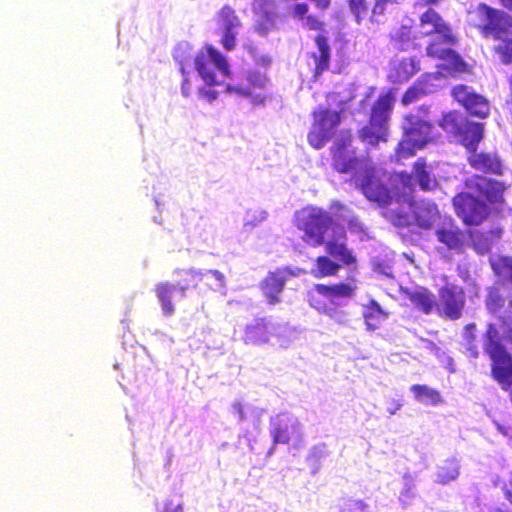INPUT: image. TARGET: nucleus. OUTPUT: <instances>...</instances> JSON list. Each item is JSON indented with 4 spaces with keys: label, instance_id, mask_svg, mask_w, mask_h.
Masks as SVG:
<instances>
[{
    "label": "nucleus",
    "instance_id": "1",
    "mask_svg": "<svg viewBox=\"0 0 512 512\" xmlns=\"http://www.w3.org/2000/svg\"><path fill=\"white\" fill-rule=\"evenodd\" d=\"M506 10L494 8L486 3H479L471 12V26L484 39H493V54L503 65H512V0H498Z\"/></svg>",
    "mask_w": 512,
    "mask_h": 512
},
{
    "label": "nucleus",
    "instance_id": "2",
    "mask_svg": "<svg viewBox=\"0 0 512 512\" xmlns=\"http://www.w3.org/2000/svg\"><path fill=\"white\" fill-rule=\"evenodd\" d=\"M362 173L361 192L369 201L377 203L380 207L397 205L399 200L407 199L409 194L415 191L413 176L407 171L397 173L390 186L380 179L377 168L372 162H366Z\"/></svg>",
    "mask_w": 512,
    "mask_h": 512
},
{
    "label": "nucleus",
    "instance_id": "3",
    "mask_svg": "<svg viewBox=\"0 0 512 512\" xmlns=\"http://www.w3.org/2000/svg\"><path fill=\"white\" fill-rule=\"evenodd\" d=\"M414 192L405 200H399L395 208H389L385 216L396 227L415 226L421 230H430L439 217L437 204L428 199L415 200Z\"/></svg>",
    "mask_w": 512,
    "mask_h": 512
},
{
    "label": "nucleus",
    "instance_id": "4",
    "mask_svg": "<svg viewBox=\"0 0 512 512\" xmlns=\"http://www.w3.org/2000/svg\"><path fill=\"white\" fill-rule=\"evenodd\" d=\"M181 279L176 285L162 282L156 285L155 293L161 303L165 316H171L174 313V306L171 298L172 293L178 289L182 296L190 288H197L199 283H203L209 290L217 291L225 287V276L218 270H209L206 273L194 269L182 270Z\"/></svg>",
    "mask_w": 512,
    "mask_h": 512
},
{
    "label": "nucleus",
    "instance_id": "5",
    "mask_svg": "<svg viewBox=\"0 0 512 512\" xmlns=\"http://www.w3.org/2000/svg\"><path fill=\"white\" fill-rule=\"evenodd\" d=\"M395 103V92L388 89L371 106L368 122L357 131L359 140L368 148H377L389 138V124Z\"/></svg>",
    "mask_w": 512,
    "mask_h": 512
},
{
    "label": "nucleus",
    "instance_id": "6",
    "mask_svg": "<svg viewBox=\"0 0 512 512\" xmlns=\"http://www.w3.org/2000/svg\"><path fill=\"white\" fill-rule=\"evenodd\" d=\"M294 225L303 232L302 240L312 246L323 245L327 231L334 226L333 218L327 211L311 205L295 213Z\"/></svg>",
    "mask_w": 512,
    "mask_h": 512
},
{
    "label": "nucleus",
    "instance_id": "7",
    "mask_svg": "<svg viewBox=\"0 0 512 512\" xmlns=\"http://www.w3.org/2000/svg\"><path fill=\"white\" fill-rule=\"evenodd\" d=\"M439 126L457 139L468 152L476 150L484 138V124L469 120L457 110L445 113L439 121Z\"/></svg>",
    "mask_w": 512,
    "mask_h": 512
},
{
    "label": "nucleus",
    "instance_id": "8",
    "mask_svg": "<svg viewBox=\"0 0 512 512\" xmlns=\"http://www.w3.org/2000/svg\"><path fill=\"white\" fill-rule=\"evenodd\" d=\"M404 138L398 143L396 154L399 158H409L433 140V124L416 114L404 116Z\"/></svg>",
    "mask_w": 512,
    "mask_h": 512
},
{
    "label": "nucleus",
    "instance_id": "9",
    "mask_svg": "<svg viewBox=\"0 0 512 512\" xmlns=\"http://www.w3.org/2000/svg\"><path fill=\"white\" fill-rule=\"evenodd\" d=\"M313 123L307 134V141L314 149L323 148L336 134L343 119V110H330L319 106L312 112Z\"/></svg>",
    "mask_w": 512,
    "mask_h": 512
},
{
    "label": "nucleus",
    "instance_id": "10",
    "mask_svg": "<svg viewBox=\"0 0 512 512\" xmlns=\"http://www.w3.org/2000/svg\"><path fill=\"white\" fill-rule=\"evenodd\" d=\"M329 152L331 167L339 174L356 175L364 170L366 162H371L370 159L357 155L350 133L337 139L329 148Z\"/></svg>",
    "mask_w": 512,
    "mask_h": 512
},
{
    "label": "nucleus",
    "instance_id": "11",
    "mask_svg": "<svg viewBox=\"0 0 512 512\" xmlns=\"http://www.w3.org/2000/svg\"><path fill=\"white\" fill-rule=\"evenodd\" d=\"M452 205L456 215L467 226L482 224L490 214V207L487 203L478 199L468 190L457 193L452 198Z\"/></svg>",
    "mask_w": 512,
    "mask_h": 512
},
{
    "label": "nucleus",
    "instance_id": "12",
    "mask_svg": "<svg viewBox=\"0 0 512 512\" xmlns=\"http://www.w3.org/2000/svg\"><path fill=\"white\" fill-rule=\"evenodd\" d=\"M195 69L208 86L220 84L216 79L217 72L223 76L230 74L225 57L212 46H206L196 54Z\"/></svg>",
    "mask_w": 512,
    "mask_h": 512
},
{
    "label": "nucleus",
    "instance_id": "13",
    "mask_svg": "<svg viewBox=\"0 0 512 512\" xmlns=\"http://www.w3.org/2000/svg\"><path fill=\"white\" fill-rule=\"evenodd\" d=\"M438 298L436 300V312L445 319L452 321L462 317L466 305V296L464 289L454 283H446L438 289Z\"/></svg>",
    "mask_w": 512,
    "mask_h": 512
},
{
    "label": "nucleus",
    "instance_id": "14",
    "mask_svg": "<svg viewBox=\"0 0 512 512\" xmlns=\"http://www.w3.org/2000/svg\"><path fill=\"white\" fill-rule=\"evenodd\" d=\"M464 187L478 199L486 202L488 206L504 202L506 186L502 181L473 174L464 180Z\"/></svg>",
    "mask_w": 512,
    "mask_h": 512
},
{
    "label": "nucleus",
    "instance_id": "15",
    "mask_svg": "<svg viewBox=\"0 0 512 512\" xmlns=\"http://www.w3.org/2000/svg\"><path fill=\"white\" fill-rule=\"evenodd\" d=\"M451 96L471 116L486 119L490 115L491 105L489 100L468 85H455L451 89Z\"/></svg>",
    "mask_w": 512,
    "mask_h": 512
},
{
    "label": "nucleus",
    "instance_id": "16",
    "mask_svg": "<svg viewBox=\"0 0 512 512\" xmlns=\"http://www.w3.org/2000/svg\"><path fill=\"white\" fill-rule=\"evenodd\" d=\"M324 247L326 253L338 260L344 266L356 267L357 258L347 245V235L345 228L340 225H334L330 237L324 239Z\"/></svg>",
    "mask_w": 512,
    "mask_h": 512
},
{
    "label": "nucleus",
    "instance_id": "17",
    "mask_svg": "<svg viewBox=\"0 0 512 512\" xmlns=\"http://www.w3.org/2000/svg\"><path fill=\"white\" fill-rule=\"evenodd\" d=\"M291 276H294V273L289 268L279 267L269 271L260 281L259 289L268 305L274 306L281 302V294Z\"/></svg>",
    "mask_w": 512,
    "mask_h": 512
},
{
    "label": "nucleus",
    "instance_id": "18",
    "mask_svg": "<svg viewBox=\"0 0 512 512\" xmlns=\"http://www.w3.org/2000/svg\"><path fill=\"white\" fill-rule=\"evenodd\" d=\"M419 26L423 37L437 35L450 43H457L458 41L450 25L430 6L419 16Z\"/></svg>",
    "mask_w": 512,
    "mask_h": 512
},
{
    "label": "nucleus",
    "instance_id": "19",
    "mask_svg": "<svg viewBox=\"0 0 512 512\" xmlns=\"http://www.w3.org/2000/svg\"><path fill=\"white\" fill-rule=\"evenodd\" d=\"M268 82L264 74L250 72L246 77V82H240L237 85H227L226 90L242 97L250 98L254 103H262L265 99L262 91Z\"/></svg>",
    "mask_w": 512,
    "mask_h": 512
},
{
    "label": "nucleus",
    "instance_id": "20",
    "mask_svg": "<svg viewBox=\"0 0 512 512\" xmlns=\"http://www.w3.org/2000/svg\"><path fill=\"white\" fill-rule=\"evenodd\" d=\"M435 235L448 250L464 252L467 244L466 233L452 219L441 222L435 229Z\"/></svg>",
    "mask_w": 512,
    "mask_h": 512
},
{
    "label": "nucleus",
    "instance_id": "21",
    "mask_svg": "<svg viewBox=\"0 0 512 512\" xmlns=\"http://www.w3.org/2000/svg\"><path fill=\"white\" fill-rule=\"evenodd\" d=\"M400 293L410 301L413 307L425 315L436 311L435 295L424 286L416 288L401 287Z\"/></svg>",
    "mask_w": 512,
    "mask_h": 512
},
{
    "label": "nucleus",
    "instance_id": "22",
    "mask_svg": "<svg viewBox=\"0 0 512 512\" xmlns=\"http://www.w3.org/2000/svg\"><path fill=\"white\" fill-rule=\"evenodd\" d=\"M314 42L317 47V52H311L309 56L314 64L312 79L317 81L330 67L331 47L328 37L323 34H317L314 38Z\"/></svg>",
    "mask_w": 512,
    "mask_h": 512
},
{
    "label": "nucleus",
    "instance_id": "23",
    "mask_svg": "<svg viewBox=\"0 0 512 512\" xmlns=\"http://www.w3.org/2000/svg\"><path fill=\"white\" fill-rule=\"evenodd\" d=\"M468 163L469 165L485 174L502 175L503 165L501 159L496 153L478 152L477 149L469 151Z\"/></svg>",
    "mask_w": 512,
    "mask_h": 512
},
{
    "label": "nucleus",
    "instance_id": "24",
    "mask_svg": "<svg viewBox=\"0 0 512 512\" xmlns=\"http://www.w3.org/2000/svg\"><path fill=\"white\" fill-rule=\"evenodd\" d=\"M501 227H494L488 231L471 230L468 232L471 245L478 254H485L491 250L492 245L502 236Z\"/></svg>",
    "mask_w": 512,
    "mask_h": 512
},
{
    "label": "nucleus",
    "instance_id": "25",
    "mask_svg": "<svg viewBox=\"0 0 512 512\" xmlns=\"http://www.w3.org/2000/svg\"><path fill=\"white\" fill-rule=\"evenodd\" d=\"M328 289L330 287L326 284H315L313 286L308 293V301L311 307L323 313L334 310L335 298Z\"/></svg>",
    "mask_w": 512,
    "mask_h": 512
},
{
    "label": "nucleus",
    "instance_id": "26",
    "mask_svg": "<svg viewBox=\"0 0 512 512\" xmlns=\"http://www.w3.org/2000/svg\"><path fill=\"white\" fill-rule=\"evenodd\" d=\"M290 428L293 431L300 430V423L295 420L289 425V419L281 418V415H277L274 419L270 420V435L274 445L276 444H288L291 440Z\"/></svg>",
    "mask_w": 512,
    "mask_h": 512
},
{
    "label": "nucleus",
    "instance_id": "27",
    "mask_svg": "<svg viewBox=\"0 0 512 512\" xmlns=\"http://www.w3.org/2000/svg\"><path fill=\"white\" fill-rule=\"evenodd\" d=\"M410 174L413 176V181H417L422 191H433L439 186L438 180L431 174L424 158H418L414 162L413 170Z\"/></svg>",
    "mask_w": 512,
    "mask_h": 512
},
{
    "label": "nucleus",
    "instance_id": "28",
    "mask_svg": "<svg viewBox=\"0 0 512 512\" xmlns=\"http://www.w3.org/2000/svg\"><path fill=\"white\" fill-rule=\"evenodd\" d=\"M388 38L391 47L400 52L409 50L416 40L412 26L404 24L392 29Z\"/></svg>",
    "mask_w": 512,
    "mask_h": 512
},
{
    "label": "nucleus",
    "instance_id": "29",
    "mask_svg": "<svg viewBox=\"0 0 512 512\" xmlns=\"http://www.w3.org/2000/svg\"><path fill=\"white\" fill-rule=\"evenodd\" d=\"M388 316L389 313L384 311L374 299H371L364 306L363 318L367 329L370 331L379 329Z\"/></svg>",
    "mask_w": 512,
    "mask_h": 512
},
{
    "label": "nucleus",
    "instance_id": "30",
    "mask_svg": "<svg viewBox=\"0 0 512 512\" xmlns=\"http://www.w3.org/2000/svg\"><path fill=\"white\" fill-rule=\"evenodd\" d=\"M268 324L265 319H256L244 329L243 340L246 344H262L268 341Z\"/></svg>",
    "mask_w": 512,
    "mask_h": 512
},
{
    "label": "nucleus",
    "instance_id": "31",
    "mask_svg": "<svg viewBox=\"0 0 512 512\" xmlns=\"http://www.w3.org/2000/svg\"><path fill=\"white\" fill-rule=\"evenodd\" d=\"M339 262L332 260L328 256H318L315 259L314 268L311 270V274L317 278H325L329 276H336L341 268Z\"/></svg>",
    "mask_w": 512,
    "mask_h": 512
},
{
    "label": "nucleus",
    "instance_id": "32",
    "mask_svg": "<svg viewBox=\"0 0 512 512\" xmlns=\"http://www.w3.org/2000/svg\"><path fill=\"white\" fill-rule=\"evenodd\" d=\"M439 60L443 61L440 68L450 75L462 74L469 72L467 63L455 50H449L444 57Z\"/></svg>",
    "mask_w": 512,
    "mask_h": 512
},
{
    "label": "nucleus",
    "instance_id": "33",
    "mask_svg": "<svg viewBox=\"0 0 512 512\" xmlns=\"http://www.w3.org/2000/svg\"><path fill=\"white\" fill-rule=\"evenodd\" d=\"M431 92L432 84L427 79H419L404 92L401 102L407 106Z\"/></svg>",
    "mask_w": 512,
    "mask_h": 512
},
{
    "label": "nucleus",
    "instance_id": "34",
    "mask_svg": "<svg viewBox=\"0 0 512 512\" xmlns=\"http://www.w3.org/2000/svg\"><path fill=\"white\" fill-rule=\"evenodd\" d=\"M410 390L421 403L435 406L442 402L440 392L427 385L415 384L411 386Z\"/></svg>",
    "mask_w": 512,
    "mask_h": 512
},
{
    "label": "nucleus",
    "instance_id": "35",
    "mask_svg": "<svg viewBox=\"0 0 512 512\" xmlns=\"http://www.w3.org/2000/svg\"><path fill=\"white\" fill-rule=\"evenodd\" d=\"M491 268L494 273L504 281L512 283V257L498 256L490 261ZM512 308V299L509 302Z\"/></svg>",
    "mask_w": 512,
    "mask_h": 512
},
{
    "label": "nucleus",
    "instance_id": "36",
    "mask_svg": "<svg viewBox=\"0 0 512 512\" xmlns=\"http://www.w3.org/2000/svg\"><path fill=\"white\" fill-rule=\"evenodd\" d=\"M419 62L413 57H406L394 66L395 77L398 81H407L419 71Z\"/></svg>",
    "mask_w": 512,
    "mask_h": 512
},
{
    "label": "nucleus",
    "instance_id": "37",
    "mask_svg": "<svg viewBox=\"0 0 512 512\" xmlns=\"http://www.w3.org/2000/svg\"><path fill=\"white\" fill-rule=\"evenodd\" d=\"M218 24L223 31H234L241 26V21L232 7L224 5L218 12Z\"/></svg>",
    "mask_w": 512,
    "mask_h": 512
},
{
    "label": "nucleus",
    "instance_id": "38",
    "mask_svg": "<svg viewBox=\"0 0 512 512\" xmlns=\"http://www.w3.org/2000/svg\"><path fill=\"white\" fill-rule=\"evenodd\" d=\"M463 339L470 355L477 358L479 356V350L477 346V326L475 323H468L464 326Z\"/></svg>",
    "mask_w": 512,
    "mask_h": 512
},
{
    "label": "nucleus",
    "instance_id": "39",
    "mask_svg": "<svg viewBox=\"0 0 512 512\" xmlns=\"http://www.w3.org/2000/svg\"><path fill=\"white\" fill-rule=\"evenodd\" d=\"M454 44L455 43L443 40V37H439L438 40H433L427 45L426 54L431 58L440 59L444 57L449 50H453L449 46Z\"/></svg>",
    "mask_w": 512,
    "mask_h": 512
},
{
    "label": "nucleus",
    "instance_id": "40",
    "mask_svg": "<svg viewBox=\"0 0 512 512\" xmlns=\"http://www.w3.org/2000/svg\"><path fill=\"white\" fill-rule=\"evenodd\" d=\"M354 282V279H351V281L347 283L339 282L333 285H329L330 289H328V291L333 294L335 299L350 298L354 296L356 291V285Z\"/></svg>",
    "mask_w": 512,
    "mask_h": 512
},
{
    "label": "nucleus",
    "instance_id": "41",
    "mask_svg": "<svg viewBox=\"0 0 512 512\" xmlns=\"http://www.w3.org/2000/svg\"><path fill=\"white\" fill-rule=\"evenodd\" d=\"M505 305V298L496 290L491 289L485 299L486 309L490 314H497Z\"/></svg>",
    "mask_w": 512,
    "mask_h": 512
},
{
    "label": "nucleus",
    "instance_id": "42",
    "mask_svg": "<svg viewBox=\"0 0 512 512\" xmlns=\"http://www.w3.org/2000/svg\"><path fill=\"white\" fill-rule=\"evenodd\" d=\"M348 6L357 24L366 19L369 10L367 0H348Z\"/></svg>",
    "mask_w": 512,
    "mask_h": 512
},
{
    "label": "nucleus",
    "instance_id": "43",
    "mask_svg": "<svg viewBox=\"0 0 512 512\" xmlns=\"http://www.w3.org/2000/svg\"><path fill=\"white\" fill-rule=\"evenodd\" d=\"M402 1L403 0H374L370 20L372 21L375 16L385 14L389 6L398 5L402 3Z\"/></svg>",
    "mask_w": 512,
    "mask_h": 512
},
{
    "label": "nucleus",
    "instance_id": "44",
    "mask_svg": "<svg viewBox=\"0 0 512 512\" xmlns=\"http://www.w3.org/2000/svg\"><path fill=\"white\" fill-rule=\"evenodd\" d=\"M340 512H368V505L359 499H349L343 503Z\"/></svg>",
    "mask_w": 512,
    "mask_h": 512
},
{
    "label": "nucleus",
    "instance_id": "45",
    "mask_svg": "<svg viewBox=\"0 0 512 512\" xmlns=\"http://www.w3.org/2000/svg\"><path fill=\"white\" fill-rule=\"evenodd\" d=\"M303 22V26L311 31H323L325 28V22L315 14H308Z\"/></svg>",
    "mask_w": 512,
    "mask_h": 512
},
{
    "label": "nucleus",
    "instance_id": "46",
    "mask_svg": "<svg viewBox=\"0 0 512 512\" xmlns=\"http://www.w3.org/2000/svg\"><path fill=\"white\" fill-rule=\"evenodd\" d=\"M414 496V486L411 484H406L400 492L399 500L402 503V505L406 507L410 505Z\"/></svg>",
    "mask_w": 512,
    "mask_h": 512
},
{
    "label": "nucleus",
    "instance_id": "47",
    "mask_svg": "<svg viewBox=\"0 0 512 512\" xmlns=\"http://www.w3.org/2000/svg\"><path fill=\"white\" fill-rule=\"evenodd\" d=\"M221 43L226 50H228V51L233 50L236 46L235 32L234 31H223Z\"/></svg>",
    "mask_w": 512,
    "mask_h": 512
},
{
    "label": "nucleus",
    "instance_id": "48",
    "mask_svg": "<svg viewBox=\"0 0 512 512\" xmlns=\"http://www.w3.org/2000/svg\"><path fill=\"white\" fill-rule=\"evenodd\" d=\"M308 12H309V5L305 2L296 3L292 9L293 17H295L301 21H303L304 18L308 15Z\"/></svg>",
    "mask_w": 512,
    "mask_h": 512
},
{
    "label": "nucleus",
    "instance_id": "49",
    "mask_svg": "<svg viewBox=\"0 0 512 512\" xmlns=\"http://www.w3.org/2000/svg\"><path fill=\"white\" fill-rule=\"evenodd\" d=\"M217 96V91L212 89L211 86H209L208 88H203L199 91V97L208 102L214 101L217 98Z\"/></svg>",
    "mask_w": 512,
    "mask_h": 512
},
{
    "label": "nucleus",
    "instance_id": "50",
    "mask_svg": "<svg viewBox=\"0 0 512 512\" xmlns=\"http://www.w3.org/2000/svg\"><path fill=\"white\" fill-rule=\"evenodd\" d=\"M181 74L183 76V80H182V83H181V91H182V94L187 97L190 95V88H191V84H190V81L188 79V75H187V72L185 71V68L182 66L181 69Z\"/></svg>",
    "mask_w": 512,
    "mask_h": 512
},
{
    "label": "nucleus",
    "instance_id": "51",
    "mask_svg": "<svg viewBox=\"0 0 512 512\" xmlns=\"http://www.w3.org/2000/svg\"><path fill=\"white\" fill-rule=\"evenodd\" d=\"M347 227L352 232H362V225L356 217H351L347 221Z\"/></svg>",
    "mask_w": 512,
    "mask_h": 512
},
{
    "label": "nucleus",
    "instance_id": "52",
    "mask_svg": "<svg viewBox=\"0 0 512 512\" xmlns=\"http://www.w3.org/2000/svg\"><path fill=\"white\" fill-rule=\"evenodd\" d=\"M160 512H183L181 504H173L172 501H168L164 504V508Z\"/></svg>",
    "mask_w": 512,
    "mask_h": 512
},
{
    "label": "nucleus",
    "instance_id": "53",
    "mask_svg": "<svg viewBox=\"0 0 512 512\" xmlns=\"http://www.w3.org/2000/svg\"><path fill=\"white\" fill-rule=\"evenodd\" d=\"M505 499L512 505V481L505 484L502 488Z\"/></svg>",
    "mask_w": 512,
    "mask_h": 512
},
{
    "label": "nucleus",
    "instance_id": "54",
    "mask_svg": "<svg viewBox=\"0 0 512 512\" xmlns=\"http://www.w3.org/2000/svg\"><path fill=\"white\" fill-rule=\"evenodd\" d=\"M320 10H327L331 5V0H311Z\"/></svg>",
    "mask_w": 512,
    "mask_h": 512
},
{
    "label": "nucleus",
    "instance_id": "55",
    "mask_svg": "<svg viewBox=\"0 0 512 512\" xmlns=\"http://www.w3.org/2000/svg\"><path fill=\"white\" fill-rule=\"evenodd\" d=\"M442 0H418V2L415 4L416 6H421V7H425V6H433V5H437L441 2Z\"/></svg>",
    "mask_w": 512,
    "mask_h": 512
},
{
    "label": "nucleus",
    "instance_id": "56",
    "mask_svg": "<svg viewBox=\"0 0 512 512\" xmlns=\"http://www.w3.org/2000/svg\"><path fill=\"white\" fill-rule=\"evenodd\" d=\"M233 407L236 410V412L239 414L240 419H244L245 413H244V408H243L242 404L240 402H235L233 404Z\"/></svg>",
    "mask_w": 512,
    "mask_h": 512
},
{
    "label": "nucleus",
    "instance_id": "57",
    "mask_svg": "<svg viewBox=\"0 0 512 512\" xmlns=\"http://www.w3.org/2000/svg\"><path fill=\"white\" fill-rule=\"evenodd\" d=\"M508 81H509L511 93H510L509 100H507V102H506V106H507L509 112L512 114V75L509 77Z\"/></svg>",
    "mask_w": 512,
    "mask_h": 512
},
{
    "label": "nucleus",
    "instance_id": "58",
    "mask_svg": "<svg viewBox=\"0 0 512 512\" xmlns=\"http://www.w3.org/2000/svg\"><path fill=\"white\" fill-rule=\"evenodd\" d=\"M498 430L505 436H508L509 435V429L508 428H504L502 426H498Z\"/></svg>",
    "mask_w": 512,
    "mask_h": 512
},
{
    "label": "nucleus",
    "instance_id": "59",
    "mask_svg": "<svg viewBox=\"0 0 512 512\" xmlns=\"http://www.w3.org/2000/svg\"><path fill=\"white\" fill-rule=\"evenodd\" d=\"M264 65H269L271 63V59L269 57L262 58Z\"/></svg>",
    "mask_w": 512,
    "mask_h": 512
},
{
    "label": "nucleus",
    "instance_id": "60",
    "mask_svg": "<svg viewBox=\"0 0 512 512\" xmlns=\"http://www.w3.org/2000/svg\"><path fill=\"white\" fill-rule=\"evenodd\" d=\"M500 321L502 325H506L508 323V318L502 316L500 317Z\"/></svg>",
    "mask_w": 512,
    "mask_h": 512
},
{
    "label": "nucleus",
    "instance_id": "61",
    "mask_svg": "<svg viewBox=\"0 0 512 512\" xmlns=\"http://www.w3.org/2000/svg\"><path fill=\"white\" fill-rule=\"evenodd\" d=\"M456 476H457V472H455V474L451 476V479H454Z\"/></svg>",
    "mask_w": 512,
    "mask_h": 512
}]
</instances>
